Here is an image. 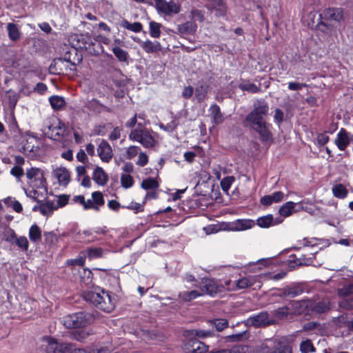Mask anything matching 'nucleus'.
I'll list each match as a JSON object with an SVG mask.
<instances>
[{
  "label": "nucleus",
  "instance_id": "obj_31",
  "mask_svg": "<svg viewBox=\"0 0 353 353\" xmlns=\"http://www.w3.org/2000/svg\"><path fill=\"white\" fill-rule=\"evenodd\" d=\"M141 187L145 190H155L159 187V184L156 179L148 177L142 181Z\"/></svg>",
  "mask_w": 353,
  "mask_h": 353
},
{
  "label": "nucleus",
  "instance_id": "obj_25",
  "mask_svg": "<svg viewBox=\"0 0 353 353\" xmlns=\"http://www.w3.org/2000/svg\"><path fill=\"white\" fill-rule=\"evenodd\" d=\"M209 85L205 83H199L195 89V97L199 102H201L206 98Z\"/></svg>",
  "mask_w": 353,
  "mask_h": 353
},
{
  "label": "nucleus",
  "instance_id": "obj_7",
  "mask_svg": "<svg viewBox=\"0 0 353 353\" xmlns=\"http://www.w3.org/2000/svg\"><path fill=\"white\" fill-rule=\"evenodd\" d=\"M28 183L32 189L44 188L43 172L37 168H31L26 170Z\"/></svg>",
  "mask_w": 353,
  "mask_h": 353
},
{
  "label": "nucleus",
  "instance_id": "obj_14",
  "mask_svg": "<svg viewBox=\"0 0 353 353\" xmlns=\"http://www.w3.org/2000/svg\"><path fill=\"white\" fill-rule=\"evenodd\" d=\"M352 141L353 135L345 129L341 128L336 134L334 143L339 150L344 151Z\"/></svg>",
  "mask_w": 353,
  "mask_h": 353
},
{
  "label": "nucleus",
  "instance_id": "obj_48",
  "mask_svg": "<svg viewBox=\"0 0 353 353\" xmlns=\"http://www.w3.org/2000/svg\"><path fill=\"white\" fill-rule=\"evenodd\" d=\"M353 294V284L344 285L338 290V295L341 297H346Z\"/></svg>",
  "mask_w": 353,
  "mask_h": 353
},
{
  "label": "nucleus",
  "instance_id": "obj_53",
  "mask_svg": "<svg viewBox=\"0 0 353 353\" xmlns=\"http://www.w3.org/2000/svg\"><path fill=\"white\" fill-rule=\"evenodd\" d=\"M212 323L214 325L216 330L219 332L228 327V321L225 319H216Z\"/></svg>",
  "mask_w": 353,
  "mask_h": 353
},
{
  "label": "nucleus",
  "instance_id": "obj_15",
  "mask_svg": "<svg viewBox=\"0 0 353 353\" xmlns=\"http://www.w3.org/2000/svg\"><path fill=\"white\" fill-rule=\"evenodd\" d=\"M186 353H204L208 350V346L197 339H190L183 346Z\"/></svg>",
  "mask_w": 353,
  "mask_h": 353
},
{
  "label": "nucleus",
  "instance_id": "obj_20",
  "mask_svg": "<svg viewBox=\"0 0 353 353\" xmlns=\"http://www.w3.org/2000/svg\"><path fill=\"white\" fill-rule=\"evenodd\" d=\"M284 199V194L281 191L274 192L271 194L265 195L261 199V203L263 205H270L274 203H279Z\"/></svg>",
  "mask_w": 353,
  "mask_h": 353
},
{
  "label": "nucleus",
  "instance_id": "obj_59",
  "mask_svg": "<svg viewBox=\"0 0 353 353\" xmlns=\"http://www.w3.org/2000/svg\"><path fill=\"white\" fill-rule=\"evenodd\" d=\"M148 163V157L145 152H139L137 165L143 167Z\"/></svg>",
  "mask_w": 353,
  "mask_h": 353
},
{
  "label": "nucleus",
  "instance_id": "obj_47",
  "mask_svg": "<svg viewBox=\"0 0 353 353\" xmlns=\"http://www.w3.org/2000/svg\"><path fill=\"white\" fill-rule=\"evenodd\" d=\"M112 52L115 57L120 61H126L128 59V53L126 51L123 50L119 47H114L112 49Z\"/></svg>",
  "mask_w": 353,
  "mask_h": 353
},
{
  "label": "nucleus",
  "instance_id": "obj_27",
  "mask_svg": "<svg viewBox=\"0 0 353 353\" xmlns=\"http://www.w3.org/2000/svg\"><path fill=\"white\" fill-rule=\"evenodd\" d=\"M92 179L98 185H103L106 183L108 177L103 170L97 167L93 172Z\"/></svg>",
  "mask_w": 353,
  "mask_h": 353
},
{
  "label": "nucleus",
  "instance_id": "obj_18",
  "mask_svg": "<svg viewBox=\"0 0 353 353\" xmlns=\"http://www.w3.org/2000/svg\"><path fill=\"white\" fill-rule=\"evenodd\" d=\"M283 222L281 217L274 218L272 214H267L257 219L256 224L260 228H268L271 226L279 225Z\"/></svg>",
  "mask_w": 353,
  "mask_h": 353
},
{
  "label": "nucleus",
  "instance_id": "obj_56",
  "mask_svg": "<svg viewBox=\"0 0 353 353\" xmlns=\"http://www.w3.org/2000/svg\"><path fill=\"white\" fill-rule=\"evenodd\" d=\"M239 88L242 90H246L252 93H255L259 91L258 87L255 84L251 83H241L239 85Z\"/></svg>",
  "mask_w": 353,
  "mask_h": 353
},
{
  "label": "nucleus",
  "instance_id": "obj_34",
  "mask_svg": "<svg viewBox=\"0 0 353 353\" xmlns=\"http://www.w3.org/2000/svg\"><path fill=\"white\" fill-rule=\"evenodd\" d=\"M187 336H196L199 339H205L207 337H211L213 336V332L211 331H205L203 330H193L188 331Z\"/></svg>",
  "mask_w": 353,
  "mask_h": 353
},
{
  "label": "nucleus",
  "instance_id": "obj_63",
  "mask_svg": "<svg viewBox=\"0 0 353 353\" xmlns=\"http://www.w3.org/2000/svg\"><path fill=\"white\" fill-rule=\"evenodd\" d=\"M121 130L122 129L120 128L119 127L114 128L113 129V130L112 131V132L110 133V134L109 136V139L111 141H114V140H117L119 138H120Z\"/></svg>",
  "mask_w": 353,
  "mask_h": 353
},
{
  "label": "nucleus",
  "instance_id": "obj_2",
  "mask_svg": "<svg viewBox=\"0 0 353 353\" xmlns=\"http://www.w3.org/2000/svg\"><path fill=\"white\" fill-rule=\"evenodd\" d=\"M155 134L152 130L145 128L141 123H138L137 128L130 132L129 139L141 143L145 148H152L158 143Z\"/></svg>",
  "mask_w": 353,
  "mask_h": 353
},
{
  "label": "nucleus",
  "instance_id": "obj_37",
  "mask_svg": "<svg viewBox=\"0 0 353 353\" xmlns=\"http://www.w3.org/2000/svg\"><path fill=\"white\" fill-rule=\"evenodd\" d=\"M333 194L339 199H344L347 195V190L345 186L341 183L335 185L332 188Z\"/></svg>",
  "mask_w": 353,
  "mask_h": 353
},
{
  "label": "nucleus",
  "instance_id": "obj_6",
  "mask_svg": "<svg viewBox=\"0 0 353 353\" xmlns=\"http://www.w3.org/2000/svg\"><path fill=\"white\" fill-rule=\"evenodd\" d=\"M247 125L254 130L260 136L262 141H270L272 140V134L270 128L271 125L263 121H245Z\"/></svg>",
  "mask_w": 353,
  "mask_h": 353
},
{
  "label": "nucleus",
  "instance_id": "obj_46",
  "mask_svg": "<svg viewBox=\"0 0 353 353\" xmlns=\"http://www.w3.org/2000/svg\"><path fill=\"white\" fill-rule=\"evenodd\" d=\"M10 201L12 202V208L15 212L19 213L22 211V205L18 201L12 197H7L3 199V202L6 205H9Z\"/></svg>",
  "mask_w": 353,
  "mask_h": 353
},
{
  "label": "nucleus",
  "instance_id": "obj_41",
  "mask_svg": "<svg viewBox=\"0 0 353 353\" xmlns=\"http://www.w3.org/2000/svg\"><path fill=\"white\" fill-rule=\"evenodd\" d=\"M300 351L302 353L314 352L316 351L312 341L306 339L302 341L300 344Z\"/></svg>",
  "mask_w": 353,
  "mask_h": 353
},
{
  "label": "nucleus",
  "instance_id": "obj_45",
  "mask_svg": "<svg viewBox=\"0 0 353 353\" xmlns=\"http://www.w3.org/2000/svg\"><path fill=\"white\" fill-rule=\"evenodd\" d=\"M5 240L10 244H14L15 240L17 238V235L14 230L11 228H8L3 232Z\"/></svg>",
  "mask_w": 353,
  "mask_h": 353
},
{
  "label": "nucleus",
  "instance_id": "obj_4",
  "mask_svg": "<svg viewBox=\"0 0 353 353\" xmlns=\"http://www.w3.org/2000/svg\"><path fill=\"white\" fill-rule=\"evenodd\" d=\"M41 347L46 353H73L74 345L70 343H58L52 337L45 336L42 339Z\"/></svg>",
  "mask_w": 353,
  "mask_h": 353
},
{
  "label": "nucleus",
  "instance_id": "obj_64",
  "mask_svg": "<svg viewBox=\"0 0 353 353\" xmlns=\"http://www.w3.org/2000/svg\"><path fill=\"white\" fill-rule=\"evenodd\" d=\"M68 201V196L66 195H61L58 197L57 203H55L57 206V209L60 207L65 206Z\"/></svg>",
  "mask_w": 353,
  "mask_h": 353
},
{
  "label": "nucleus",
  "instance_id": "obj_43",
  "mask_svg": "<svg viewBox=\"0 0 353 353\" xmlns=\"http://www.w3.org/2000/svg\"><path fill=\"white\" fill-rule=\"evenodd\" d=\"M121 184L125 189L130 188L134 185V179L130 174H121Z\"/></svg>",
  "mask_w": 353,
  "mask_h": 353
},
{
  "label": "nucleus",
  "instance_id": "obj_17",
  "mask_svg": "<svg viewBox=\"0 0 353 353\" xmlns=\"http://www.w3.org/2000/svg\"><path fill=\"white\" fill-rule=\"evenodd\" d=\"M246 324L256 327L268 325V314L267 312H261L256 315L250 316L246 320Z\"/></svg>",
  "mask_w": 353,
  "mask_h": 353
},
{
  "label": "nucleus",
  "instance_id": "obj_10",
  "mask_svg": "<svg viewBox=\"0 0 353 353\" xmlns=\"http://www.w3.org/2000/svg\"><path fill=\"white\" fill-rule=\"evenodd\" d=\"M258 280V276H248L242 277L233 283L231 281H226L225 284L226 288L230 290H243L254 285Z\"/></svg>",
  "mask_w": 353,
  "mask_h": 353
},
{
  "label": "nucleus",
  "instance_id": "obj_52",
  "mask_svg": "<svg viewBox=\"0 0 353 353\" xmlns=\"http://www.w3.org/2000/svg\"><path fill=\"white\" fill-rule=\"evenodd\" d=\"M234 181L233 176L225 177L221 182V186L223 191L228 192Z\"/></svg>",
  "mask_w": 353,
  "mask_h": 353
},
{
  "label": "nucleus",
  "instance_id": "obj_40",
  "mask_svg": "<svg viewBox=\"0 0 353 353\" xmlns=\"http://www.w3.org/2000/svg\"><path fill=\"white\" fill-rule=\"evenodd\" d=\"M110 350L107 347L77 349L74 347L73 353H108Z\"/></svg>",
  "mask_w": 353,
  "mask_h": 353
},
{
  "label": "nucleus",
  "instance_id": "obj_39",
  "mask_svg": "<svg viewBox=\"0 0 353 353\" xmlns=\"http://www.w3.org/2000/svg\"><path fill=\"white\" fill-rule=\"evenodd\" d=\"M90 334V332L85 330H75L70 333V337L72 340L83 341Z\"/></svg>",
  "mask_w": 353,
  "mask_h": 353
},
{
  "label": "nucleus",
  "instance_id": "obj_19",
  "mask_svg": "<svg viewBox=\"0 0 353 353\" xmlns=\"http://www.w3.org/2000/svg\"><path fill=\"white\" fill-rule=\"evenodd\" d=\"M312 306V301L301 300L291 303V310L294 314H301L307 312Z\"/></svg>",
  "mask_w": 353,
  "mask_h": 353
},
{
  "label": "nucleus",
  "instance_id": "obj_9",
  "mask_svg": "<svg viewBox=\"0 0 353 353\" xmlns=\"http://www.w3.org/2000/svg\"><path fill=\"white\" fill-rule=\"evenodd\" d=\"M154 1L159 13L172 16L179 13L181 11L180 5L173 1L168 2L165 0H154Z\"/></svg>",
  "mask_w": 353,
  "mask_h": 353
},
{
  "label": "nucleus",
  "instance_id": "obj_33",
  "mask_svg": "<svg viewBox=\"0 0 353 353\" xmlns=\"http://www.w3.org/2000/svg\"><path fill=\"white\" fill-rule=\"evenodd\" d=\"M28 236L32 242L37 243L41 239V230L37 225L34 224L29 230Z\"/></svg>",
  "mask_w": 353,
  "mask_h": 353
},
{
  "label": "nucleus",
  "instance_id": "obj_21",
  "mask_svg": "<svg viewBox=\"0 0 353 353\" xmlns=\"http://www.w3.org/2000/svg\"><path fill=\"white\" fill-rule=\"evenodd\" d=\"M254 222L250 219H238L230 223V229L232 230H245L252 228Z\"/></svg>",
  "mask_w": 353,
  "mask_h": 353
},
{
  "label": "nucleus",
  "instance_id": "obj_29",
  "mask_svg": "<svg viewBox=\"0 0 353 353\" xmlns=\"http://www.w3.org/2000/svg\"><path fill=\"white\" fill-rule=\"evenodd\" d=\"M197 26L194 22L188 21L178 26V31L181 34H193L196 32Z\"/></svg>",
  "mask_w": 353,
  "mask_h": 353
},
{
  "label": "nucleus",
  "instance_id": "obj_24",
  "mask_svg": "<svg viewBox=\"0 0 353 353\" xmlns=\"http://www.w3.org/2000/svg\"><path fill=\"white\" fill-rule=\"evenodd\" d=\"M141 46L147 53H157L161 50V45L159 41L146 40L141 41Z\"/></svg>",
  "mask_w": 353,
  "mask_h": 353
},
{
  "label": "nucleus",
  "instance_id": "obj_49",
  "mask_svg": "<svg viewBox=\"0 0 353 353\" xmlns=\"http://www.w3.org/2000/svg\"><path fill=\"white\" fill-rule=\"evenodd\" d=\"M140 148L136 145H131L126 148L125 158L132 159L140 152Z\"/></svg>",
  "mask_w": 353,
  "mask_h": 353
},
{
  "label": "nucleus",
  "instance_id": "obj_42",
  "mask_svg": "<svg viewBox=\"0 0 353 353\" xmlns=\"http://www.w3.org/2000/svg\"><path fill=\"white\" fill-rule=\"evenodd\" d=\"M13 245H16L23 251H27L29 248L28 239L24 236H17Z\"/></svg>",
  "mask_w": 353,
  "mask_h": 353
},
{
  "label": "nucleus",
  "instance_id": "obj_12",
  "mask_svg": "<svg viewBox=\"0 0 353 353\" xmlns=\"http://www.w3.org/2000/svg\"><path fill=\"white\" fill-rule=\"evenodd\" d=\"M225 288H226V286L219 284L217 281L207 279L203 282L201 290V292H203V295L209 294L210 296H214L222 292Z\"/></svg>",
  "mask_w": 353,
  "mask_h": 353
},
{
  "label": "nucleus",
  "instance_id": "obj_28",
  "mask_svg": "<svg viewBox=\"0 0 353 353\" xmlns=\"http://www.w3.org/2000/svg\"><path fill=\"white\" fill-rule=\"evenodd\" d=\"M203 295L201 290H194L190 292H182L179 294V297L184 301H190Z\"/></svg>",
  "mask_w": 353,
  "mask_h": 353
},
{
  "label": "nucleus",
  "instance_id": "obj_50",
  "mask_svg": "<svg viewBox=\"0 0 353 353\" xmlns=\"http://www.w3.org/2000/svg\"><path fill=\"white\" fill-rule=\"evenodd\" d=\"M178 125V121L174 119L170 123H167L165 125L163 124H160L159 128L168 132H172L177 128Z\"/></svg>",
  "mask_w": 353,
  "mask_h": 353
},
{
  "label": "nucleus",
  "instance_id": "obj_30",
  "mask_svg": "<svg viewBox=\"0 0 353 353\" xmlns=\"http://www.w3.org/2000/svg\"><path fill=\"white\" fill-rule=\"evenodd\" d=\"M50 103L54 110H61L65 105V101L63 97L54 95L49 99Z\"/></svg>",
  "mask_w": 353,
  "mask_h": 353
},
{
  "label": "nucleus",
  "instance_id": "obj_1",
  "mask_svg": "<svg viewBox=\"0 0 353 353\" xmlns=\"http://www.w3.org/2000/svg\"><path fill=\"white\" fill-rule=\"evenodd\" d=\"M83 297L86 301L90 302L99 309L108 313L111 312L115 306L110 293L99 286L84 292Z\"/></svg>",
  "mask_w": 353,
  "mask_h": 353
},
{
  "label": "nucleus",
  "instance_id": "obj_13",
  "mask_svg": "<svg viewBox=\"0 0 353 353\" xmlns=\"http://www.w3.org/2000/svg\"><path fill=\"white\" fill-rule=\"evenodd\" d=\"M52 176L59 185L66 187L70 181L69 170L63 166H52Z\"/></svg>",
  "mask_w": 353,
  "mask_h": 353
},
{
  "label": "nucleus",
  "instance_id": "obj_44",
  "mask_svg": "<svg viewBox=\"0 0 353 353\" xmlns=\"http://www.w3.org/2000/svg\"><path fill=\"white\" fill-rule=\"evenodd\" d=\"M247 350L246 346L238 345L234 347L232 350H221L212 351L210 353H246Z\"/></svg>",
  "mask_w": 353,
  "mask_h": 353
},
{
  "label": "nucleus",
  "instance_id": "obj_16",
  "mask_svg": "<svg viewBox=\"0 0 353 353\" xmlns=\"http://www.w3.org/2000/svg\"><path fill=\"white\" fill-rule=\"evenodd\" d=\"M97 152L101 161L105 163L109 162L113 156L111 146L105 140H102L99 143Z\"/></svg>",
  "mask_w": 353,
  "mask_h": 353
},
{
  "label": "nucleus",
  "instance_id": "obj_58",
  "mask_svg": "<svg viewBox=\"0 0 353 353\" xmlns=\"http://www.w3.org/2000/svg\"><path fill=\"white\" fill-rule=\"evenodd\" d=\"M341 307L351 310L353 308V298L343 299L339 302Z\"/></svg>",
  "mask_w": 353,
  "mask_h": 353
},
{
  "label": "nucleus",
  "instance_id": "obj_32",
  "mask_svg": "<svg viewBox=\"0 0 353 353\" xmlns=\"http://www.w3.org/2000/svg\"><path fill=\"white\" fill-rule=\"evenodd\" d=\"M121 26L136 33L140 32L143 28V26L140 22H134L132 23L125 19L121 21Z\"/></svg>",
  "mask_w": 353,
  "mask_h": 353
},
{
  "label": "nucleus",
  "instance_id": "obj_3",
  "mask_svg": "<svg viewBox=\"0 0 353 353\" xmlns=\"http://www.w3.org/2000/svg\"><path fill=\"white\" fill-rule=\"evenodd\" d=\"M322 21L319 23V29L327 34H331L334 30L332 21L340 22L343 19V11L339 8H327L320 14Z\"/></svg>",
  "mask_w": 353,
  "mask_h": 353
},
{
  "label": "nucleus",
  "instance_id": "obj_8",
  "mask_svg": "<svg viewBox=\"0 0 353 353\" xmlns=\"http://www.w3.org/2000/svg\"><path fill=\"white\" fill-rule=\"evenodd\" d=\"M269 111L268 103L263 100L257 101L254 104V108L245 118V121H263V117L266 116Z\"/></svg>",
  "mask_w": 353,
  "mask_h": 353
},
{
  "label": "nucleus",
  "instance_id": "obj_57",
  "mask_svg": "<svg viewBox=\"0 0 353 353\" xmlns=\"http://www.w3.org/2000/svg\"><path fill=\"white\" fill-rule=\"evenodd\" d=\"M10 174L16 177L17 180L19 181L21 180V178L24 174V171L22 167L21 166H14L10 170Z\"/></svg>",
  "mask_w": 353,
  "mask_h": 353
},
{
  "label": "nucleus",
  "instance_id": "obj_35",
  "mask_svg": "<svg viewBox=\"0 0 353 353\" xmlns=\"http://www.w3.org/2000/svg\"><path fill=\"white\" fill-rule=\"evenodd\" d=\"M81 281L88 288H91V290L94 287L92 285V273L90 270L83 269V276H81Z\"/></svg>",
  "mask_w": 353,
  "mask_h": 353
},
{
  "label": "nucleus",
  "instance_id": "obj_11",
  "mask_svg": "<svg viewBox=\"0 0 353 353\" xmlns=\"http://www.w3.org/2000/svg\"><path fill=\"white\" fill-rule=\"evenodd\" d=\"M49 123L50 124L47 125L48 131L46 132V134L52 139H59L65 132L63 123L55 117L52 118Z\"/></svg>",
  "mask_w": 353,
  "mask_h": 353
},
{
  "label": "nucleus",
  "instance_id": "obj_38",
  "mask_svg": "<svg viewBox=\"0 0 353 353\" xmlns=\"http://www.w3.org/2000/svg\"><path fill=\"white\" fill-rule=\"evenodd\" d=\"M9 38L12 41H17L20 37V32L14 23H9L7 25Z\"/></svg>",
  "mask_w": 353,
  "mask_h": 353
},
{
  "label": "nucleus",
  "instance_id": "obj_61",
  "mask_svg": "<svg viewBox=\"0 0 353 353\" xmlns=\"http://www.w3.org/2000/svg\"><path fill=\"white\" fill-rule=\"evenodd\" d=\"M283 120V112L276 108L274 111V121L275 123H276L278 125H280V123Z\"/></svg>",
  "mask_w": 353,
  "mask_h": 353
},
{
  "label": "nucleus",
  "instance_id": "obj_60",
  "mask_svg": "<svg viewBox=\"0 0 353 353\" xmlns=\"http://www.w3.org/2000/svg\"><path fill=\"white\" fill-rule=\"evenodd\" d=\"M330 140V137L325 132L317 135L316 141L321 146L325 145Z\"/></svg>",
  "mask_w": 353,
  "mask_h": 353
},
{
  "label": "nucleus",
  "instance_id": "obj_26",
  "mask_svg": "<svg viewBox=\"0 0 353 353\" xmlns=\"http://www.w3.org/2000/svg\"><path fill=\"white\" fill-rule=\"evenodd\" d=\"M209 111L210 112V117L212 121L215 125L220 124L223 121V116L221 112L220 108L217 105L214 104L211 105Z\"/></svg>",
  "mask_w": 353,
  "mask_h": 353
},
{
  "label": "nucleus",
  "instance_id": "obj_62",
  "mask_svg": "<svg viewBox=\"0 0 353 353\" xmlns=\"http://www.w3.org/2000/svg\"><path fill=\"white\" fill-rule=\"evenodd\" d=\"M289 307H282L280 308H278L276 310V315L279 318H283L285 316H287V315L289 314L290 311Z\"/></svg>",
  "mask_w": 353,
  "mask_h": 353
},
{
  "label": "nucleus",
  "instance_id": "obj_22",
  "mask_svg": "<svg viewBox=\"0 0 353 353\" xmlns=\"http://www.w3.org/2000/svg\"><path fill=\"white\" fill-rule=\"evenodd\" d=\"M296 205H301V203H296L292 201H288L284 203L279 210V214L281 216L288 217L292 214L293 212H296L300 210H296L295 207Z\"/></svg>",
  "mask_w": 353,
  "mask_h": 353
},
{
  "label": "nucleus",
  "instance_id": "obj_5",
  "mask_svg": "<svg viewBox=\"0 0 353 353\" xmlns=\"http://www.w3.org/2000/svg\"><path fill=\"white\" fill-rule=\"evenodd\" d=\"M93 320L89 313L78 312L66 316L63 319V324L66 328L83 327L88 325Z\"/></svg>",
  "mask_w": 353,
  "mask_h": 353
},
{
  "label": "nucleus",
  "instance_id": "obj_54",
  "mask_svg": "<svg viewBox=\"0 0 353 353\" xmlns=\"http://www.w3.org/2000/svg\"><path fill=\"white\" fill-rule=\"evenodd\" d=\"M92 197L94 204L97 205V208H99L100 206L104 204V199L101 192L98 191L94 192L92 194Z\"/></svg>",
  "mask_w": 353,
  "mask_h": 353
},
{
  "label": "nucleus",
  "instance_id": "obj_51",
  "mask_svg": "<svg viewBox=\"0 0 353 353\" xmlns=\"http://www.w3.org/2000/svg\"><path fill=\"white\" fill-rule=\"evenodd\" d=\"M103 250L101 248H91L88 249V256L89 259L99 258L101 256Z\"/></svg>",
  "mask_w": 353,
  "mask_h": 353
},
{
  "label": "nucleus",
  "instance_id": "obj_23",
  "mask_svg": "<svg viewBox=\"0 0 353 353\" xmlns=\"http://www.w3.org/2000/svg\"><path fill=\"white\" fill-rule=\"evenodd\" d=\"M39 211L43 216H49L53 212L57 210V206L54 201H48L46 202H41L38 205Z\"/></svg>",
  "mask_w": 353,
  "mask_h": 353
},
{
  "label": "nucleus",
  "instance_id": "obj_55",
  "mask_svg": "<svg viewBox=\"0 0 353 353\" xmlns=\"http://www.w3.org/2000/svg\"><path fill=\"white\" fill-rule=\"evenodd\" d=\"M328 308L327 305L324 302H320L317 304H314L312 301V306L310 307V309L318 312L323 313Z\"/></svg>",
  "mask_w": 353,
  "mask_h": 353
},
{
  "label": "nucleus",
  "instance_id": "obj_36",
  "mask_svg": "<svg viewBox=\"0 0 353 353\" xmlns=\"http://www.w3.org/2000/svg\"><path fill=\"white\" fill-rule=\"evenodd\" d=\"M161 24L155 21L149 23V33L153 38H159L161 36Z\"/></svg>",
  "mask_w": 353,
  "mask_h": 353
}]
</instances>
